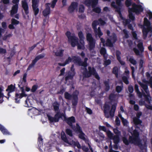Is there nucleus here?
<instances>
[{
	"label": "nucleus",
	"instance_id": "f257e3e1",
	"mask_svg": "<svg viewBox=\"0 0 152 152\" xmlns=\"http://www.w3.org/2000/svg\"><path fill=\"white\" fill-rule=\"evenodd\" d=\"M132 136H130L129 137V140L125 137L122 138V140L124 143L126 145H128L129 143L134 144L137 145L141 150H144L145 147H146V143H145L142 144L141 143V140L140 137V133L138 131L134 129L133 132H130Z\"/></svg>",
	"mask_w": 152,
	"mask_h": 152
},
{
	"label": "nucleus",
	"instance_id": "f03ea898",
	"mask_svg": "<svg viewBox=\"0 0 152 152\" xmlns=\"http://www.w3.org/2000/svg\"><path fill=\"white\" fill-rule=\"evenodd\" d=\"M88 71L86 67H83V69L84 70V72L83 73L84 77L88 78L93 75L97 80H100V77L94 67H91V66H89L88 67Z\"/></svg>",
	"mask_w": 152,
	"mask_h": 152
},
{
	"label": "nucleus",
	"instance_id": "7ed1b4c3",
	"mask_svg": "<svg viewBox=\"0 0 152 152\" xmlns=\"http://www.w3.org/2000/svg\"><path fill=\"white\" fill-rule=\"evenodd\" d=\"M79 92L77 90L74 91L72 94H71L67 92H66L64 94L65 98L68 100H71L72 99V105L74 107H75L77 105L78 98V96Z\"/></svg>",
	"mask_w": 152,
	"mask_h": 152
},
{
	"label": "nucleus",
	"instance_id": "20e7f679",
	"mask_svg": "<svg viewBox=\"0 0 152 152\" xmlns=\"http://www.w3.org/2000/svg\"><path fill=\"white\" fill-rule=\"evenodd\" d=\"M107 36L110 37V38H107L106 42V45L107 46L110 47H113V44L115 43L117 40V37L115 33H113L112 35L110 36V31L107 30L106 31Z\"/></svg>",
	"mask_w": 152,
	"mask_h": 152
},
{
	"label": "nucleus",
	"instance_id": "39448f33",
	"mask_svg": "<svg viewBox=\"0 0 152 152\" xmlns=\"http://www.w3.org/2000/svg\"><path fill=\"white\" fill-rule=\"evenodd\" d=\"M144 24L147 26V28L143 27L142 29V33L144 39L147 37L148 34L150 31H151L152 27L151 26V22L146 18L144 19Z\"/></svg>",
	"mask_w": 152,
	"mask_h": 152
},
{
	"label": "nucleus",
	"instance_id": "423d86ee",
	"mask_svg": "<svg viewBox=\"0 0 152 152\" xmlns=\"http://www.w3.org/2000/svg\"><path fill=\"white\" fill-rule=\"evenodd\" d=\"M73 62L75 64H77L78 66H83L84 67H87L88 66L87 61L88 58L86 57L84 58V61H82L81 58L79 56H73Z\"/></svg>",
	"mask_w": 152,
	"mask_h": 152
},
{
	"label": "nucleus",
	"instance_id": "0eeeda50",
	"mask_svg": "<svg viewBox=\"0 0 152 152\" xmlns=\"http://www.w3.org/2000/svg\"><path fill=\"white\" fill-rule=\"evenodd\" d=\"M86 39L88 42V50L90 51L93 50L95 47L96 41L91 33H88L87 34Z\"/></svg>",
	"mask_w": 152,
	"mask_h": 152
},
{
	"label": "nucleus",
	"instance_id": "6e6552de",
	"mask_svg": "<svg viewBox=\"0 0 152 152\" xmlns=\"http://www.w3.org/2000/svg\"><path fill=\"white\" fill-rule=\"evenodd\" d=\"M98 25H99V23L97 20H94L92 23V27L95 35L98 36L100 38L103 35V33L101 31L100 27H99L97 28L96 26Z\"/></svg>",
	"mask_w": 152,
	"mask_h": 152
},
{
	"label": "nucleus",
	"instance_id": "1a4fd4ad",
	"mask_svg": "<svg viewBox=\"0 0 152 152\" xmlns=\"http://www.w3.org/2000/svg\"><path fill=\"white\" fill-rule=\"evenodd\" d=\"M63 115V113H61L59 111H58L55 115L54 117L49 115H48L47 116L50 123H52L58 122L60 118H62Z\"/></svg>",
	"mask_w": 152,
	"mask_h": 152
},
{
	"label": "nucleus",
	"instance_id": "9d476101",
	"mask_svg": "<svg viewBox=\"0 0 152 152\" xmlns=\"http://www.w3.org/2000/svg\"><path fill=\"white\" fill-rule=\"evenodd\" d=\"M133 12H135L136 14L138 15L144 10L142 6L140 4H137L134 3L132 4V7L129 8Z\"/></svg>",
	"mask_w": 152,
	"mask_h": 152
},
{
	"label": "nucleus",
	"instance_id": "9b49d317",
	"mask_svg": "<svg viewBox=\"0 0 152 152\" xmlns=\"http://www.w3.org/2000/svg\"><path fill=\"white\" fill-rule=\"evenodd\" d=\"M45 56V53H42L36 56L34 59L32 61L31 63L28 66L27 69V70H29L33 67L37 62L39 59L43 58Z\"/></svg>",
	"mask_w": 152,
	"mask_h": 152
},
{
	"label": "nucleus",
	"instance_id": "f8f14e48",
	"mask_svg": "<svg viewBox=\"0 0 152 152\" xmlns=\"http://www.w3.org/2000/svg\"><path fill=\"white\" fill-rule=\"evenodd\" d=\"M64 118V120L66 121V123L71 127L72 126L73 123L75 122L76 120L74 116H72L69 118H66V115L63 113V115L62 116Z\"/></svg>",
	"mask_w": 152,
	"mask_h": 152
},
{
	"label": "nucleus",
	"instance_id": "ddd939ff",
	"mask_svg": "<svg viewBox=\"0 0 152 152\" xmlns=\"http://www.w3.org/2000/svg\"><path fill=\"white\" fill-rule=\"evenodd\" d=\"M78 3L76 2H72L68 9V10L69 13L73 12L75 10H77Z\"/></svg>",
	"mask_w": 152,
	"mask_h": 152
},
{
	"label": "nucleus",
	"instance_id": "4468645a",
	"mask_svg": "<svg viewBox=\"0 0 152 152\" xmlns=\"http://www.w3.org/2000/svg\"><path fill=\"white\" fill-rule=\"evenodd\" d=\"M69 41L70 42L71 46L73 47H75L77 44L78 42V38L75 36H72L69 39Z\"/></svg>",
	"mask_w": 152,
	"mask_h": 152
},
{
	"label": "nucleus",
	"instance_id": "2eb2a0df",
	"mask_svg": "<svg viewBox=\"0 0 152 152\" xmlns=\"http://www.w3.org/2000/svg\"><path fill=\"white\" fill-rule=\"evenodd\" d=\"M50 4L49 3H47L45 4V8L42 12L43 15L45 17H47V16L50 14V9L49 6Z\"/></svg>",
	"mask_w": 152,
	"mask_h": 152
},
{
	"label": "nucleus",
	"instance_id": "dca6fc26",
	"mask_svg": "<svg viewBox=\"0 0 152 152\" xmlns=\"http://www.w3.org/2000/svg\"><path fill=\"white\" fill-rule=\"evenodd\" d=\"M18 8V4H15L12 7L10 12V15L11 17H13L14 15L17 13Z\"/></svg>",
	"mask_w": 152,
	"mask_h": 152
},
{
	"label": "nucleus",
	"instance_id": "f3484780",
	"mask_svg": "<svg viewBox=\"0 0 152 152\" xmlns=\"http://www.w3.org/2000/svg\"><path fill=\"white\" fill-rule=\"evenodd\" d=\"M71 128L77 134H78V133L82 131V128L78 123L76 124V126L73 125Z\"/></svg>",
	"mask_w": 152,
	"mask_h": 152
},
{
	"label": "nucleus",
	"instance_id": "a211bd4d",
	"mask_svg": "<svg viewBox=\"0 0 152 152\" xmlns=\"http://www.w3.org/2000/svg\"><path fill=\"white\" fill-rule=\"evenodd\" d=\"M22 7L25 11V14L26 15H28L29 13L28 6L26 1H22Z\"/></svg>",
	"mask_w": 152,
	"mask_h": 152
},
{
	"label": "nucleus",
	"instance_id": "6ab92c4d",
	"mask_svg": "<svg viewBox=\"0 0 152 152\" xmlns=\"http://www.w3.org/2000/svg\"><path fill=\"white\" fill-rule=\"evenodd\" d=\"M39 3L32 4V7L35 16H36L39 13V9L38 8Z\"/></svg>",
	"mask_w": 152,
	"mask_h": 152
},
{
	"label": "nucleus",
	"instance_id": "aec40b11",
	"mask_svg": "<svg viewBox=\"0 0 152 152\" xmlns=\"http://www.w3.org/2000/svg\"><path fill=\"white\" fill-rule=\"evenodd\" d=\"M75 74V73L69 71L67 74V75L65 77V80L67 81L69 80H72Z\"/></svg>",
	"mask_w": 152,
	"mask_h": 152
},
{
	"label": "nucleus",
	"instance_id": "412c9836",
	"mask_svg": "<svg viewBox=\"0 0 152 152\" xmlns=\"http://www.w3.org/2000/svg\"><path fill=\"white\" fill-rule=\"evenodd\" d=\"M121 52L119 50H116V55L117 59L120 62V64L122 65H125V62L121 60Z\"/></svg>",
	"mask_w": 152,
	"mask_h": 152
},
{
	"label": "nucleus",
	"instance_id": "4be33fe9",
	"mask_svg": "<svg viewBox=\"0 0 152 152\" xmlns=\"http://www.w3.org/2000/svg\"><path fill=\"white\" fill-rule=\"evenodd\" d=\"M15 88V86L13 85L12 84H11L8 86L6 90V91H8V94L9 96V97L10 96V93L14 91Z\"/></svg>",
	"mask_w": 152,
	"mask_h": 152
},
{
	"label": "nucleus",
	"instance_id": "5701e85b",
	"mask_svg": "<svg viewBox=\"0 0 152 152\" xmlns=\"http://www.w3.org/2000/svg\"><path fill=\"white\" fill-rule=\"evenodd\" d=\"M0 130L4 135L10 134V133L8 130L1 124H0Z\"/></svg>",
	"mask_w": 152,
	"mask_h": 152
},
{
	"label": "nucleus",
	"instance_id": "b1692460",
	"mask_svg": "<svg viewBox=\"0 0 152 152\" xmlns=\"http://www.w3.org/2000/svg\"><path fill=\"white\" fill-rule=\"evenodd\" d=\"M64 50L60 49L57 50L55 52V55L56 56L62 57L63 56Z\"/></svg>",
	"mask_w": 152,
	"mask_h": 152
},
{
	"label": "nucleus",
	"instance_id": "393cba45",
	"mask_svg": "<svg viewBox=\"0 0 152 152\" xmlns=\"http://www.w3.org/2000/svg\"><path fill=\"white\" fill-rule=\"evenodd\" d=\"M25 97L24 95H22L21 94H19L18 93H16L15 94V102L16 103H18L20 102V100H18V99H21L23 97Z\"/></svg>",
	"mask_w": 152,
	"mask_h": 152
},
{
	"label": "nucleus",
	"instance_id": "a878e982",
	"mask_svg": "<svg viewBox=\"0 0 152 152\" xmlns=\"http://www.w3.org/2000/svg\"><path fill=\"white\" fill-rule=\"evenodd\" d=\"M140 86L144 90L145 92L147 94H149V91L148 89V86L146 84L141 83Z\"/></svg>",
	"mask_w": 152,
	"mask_h": 152
},
{
	"label": "nucleus",
	"instance_id": "bb28decb",
	"mask_svg": "<svg viewBox=\"0 0 152 152\" xmlns=\"http://www.w3.org/2000/svg\"><path fill=\"white\" fill-rule=\"evenodd\" d=\"M120 136L114 135L112 140H113L115 144H118L120 142Z\"/></svg>",
	"mask_w": 152,
	"mask_h": 152
},
{
	"label": "nucleus",
	"instance_id": "cd10ccee",
	"mask_svg": "<svg viewBox=\"0 0 152 152\" xmlns=\"http://www.w3.org/2000/svg\"><path fill=\"white\" fill-rule=\"evenodd\" d=\"M80 44L78 42V43L76 45L77 47V49L84 50L85 48L84 41H80Z\"/></svg>",
	"mask_w": 152,
	"mask_h": 152
},
{
	"label": "nucleus",
	"instance_id": "c85d7f7f",
	"mask_svg": "<svg viewBox=\"0 0 152 152\" xmlns=\"http://www.w3.org/2000/svg\"><path fill=\"white\" fill-rule=\"evenodd\" d=\"M128 12L129 13V20H131L134 21L135 19V17L134 15L132 13V10H130L129 8L128 10Z\"/></svg>",
	"mask_w": 152,
	"mask_h": 152
},
{
	"label": "nucleus",
	"instance_id": "c756f323",
	"mask_svg": "<svg viewBox=\"0 0 152 152\" xmlns=\"http://www.w3.org/2000/svg\"><path fill=\"white\" fill-rule=\"evenodd\" d=\"M133 121L135 125L141 124L142 123V120L136 117L133 118Z\"/></svg>",
	"mask_w": 152,
	"mask_h": 152
},
{
	"label": "nucleus",
	"instance_id": "7c9ffc66",
	"mask_svg": "<svg viewBox=\"0 0 152 152\" xmlns=\"http://www.w3.org/2000/svg\"><path fill=\"white\" fill-rule=\"evenodd\" d=\"M53 109L55 111H58L59 110V107L60 104L57 102H55L53 104Z\"/></svg>",
	"mask_w": 152,
	"mask_h": 152
},
{
	"label": "nucleus",
	"instance_id": "2f4dec72",
	"mask_svg": "<svg viewBox=\"0 0 152 152\" xmlns=\"http://www.w3.org/2000/svg\"><path fill=\"white\" fill-rule=\"evenodd\" d=\"M137 47L141 53H142L144 51V48L142 42H140L138 43L137 45Z\"/></svg>",
	"mask_w": 152,
	"mask_h": 152
},
{
	"label": "nucleus",
	"instance_id": "473e14b6",
	"mask_svg": "<svg viewBox=\"0 0 152 152\" xmlns=\"http://www.w3.org/2000/svg\"><path fill=\"white\" fill-rule=\"evenodd\" d=\"M118 69L117 66H114L113 69L112 73L115 75V77H118Z\"/></svg>",
	"mask_w": 152,
	"mask_h": 152
},
{
	"label": "nucleus",
	"instance_id": "72a5a7b5",
	"mask_svg": "<svg viewBox=\"0 0 152 152\" xmlns=\"http://www.w3.org/2000/svg\"><path fill=\"white\" fill-rule=\"evenodd\" d=\"M118 94H115L113 93H111L110 94L109 96V99L111 102L113 101L116 96H118Z\"/></svg>",
	"mask_w": 152,
	"mask_h": 152
},
{
	"label": "nucleus",
	"instance_id": "f704fd0d",
	"mask_svg": "<svg viewBox=\"0 0 152 152\" xmlns=\"http://www.w3.org/2000/svg\"><path fill=\"white\" fill-rule=\"evenodd\" d=\"M61 140H63L64 142L68 144H69L68 140L67 138L66 137V136L65 133L64 132L63 134H61Z\"/></svg>",
	"mask_w": 152,
	"mask_h": 152
},
{
	"label": "nucleus",
	"instance_id": "c9c22d12",
	"mask_svg": "<svg viewBox=\"0 0 152 152\" xmlns=\"http://www.w3.org/2000/svg\"><path fill=\"white\" fill-rule=\"evenodd\" d=\"M105 86V90L106 91H108L110 89V86L108 81H105L104 82Z\"/></svg>",
	"mask_w": 152,
	"mask_h": 152
},
{
	"label": "nucleus",
	"instance_id": "e433bc0d",
	"mask_svg": "<svg viewBox=\"0 0 152 152\" xmlns=\"http://www.w3.org/2000/svg\"><path fill=\"white\" fill-rule=\"evenodd\" d=\"M78 137L80 139L85 141L86 138L85 137V134L83 132V131L78 133Z\"/></svg>",
	"mask_w": 152,
	"mask_h": 152
},
{
	"label": "nucleus",
	"instance_id": "4c0bfd02",
	"mask_svg": "<svg viewBox=\"0 0 152 152\" xmlns=\"http://www.w3.org/2000/svg\"><path fill=\"white\" fill-rule=\"evenodd\" d=\"M3 91V89L0 86V102L1 103L4 101L3 98L4 97V95L3 93L2 92Z\"/></svg>",
	"mask_w": 152,
	"mask_h": 152
},
{
	"label": "nucleus",
	"instance_id": "58836bf2",
	"mask_svg": "<svg viewBox=\"0 0 152 152\" xmlns=\"http://www.w3.org/2000/svg\"><path fill=\"white\" fill-rule=\"evenodd\" d=\"M78 36L80 39V41H84V37L83 32L81 31H79L78 33Z\"/></svg>",
	"mask_w": 152,
	"mask_h": 152
},
{
	"label": "nucleus",
	"instance_id": "ea45409f",
	"mask_svg": "<svg viewBox=\"0 0 152 152\" xmlns=\"http://www.w3.org/2000/svg\"><path fill=\"white\" fill-rule=\"evenodd\" d=\"M104 112L109 111L110 109V106L107 104L105 103L103 106Z\"/></svg>",
	"mask_w": 152,
	"mask_h": 152
},
{
	"label": "nucleus",
	"instance_id": "a19ab883",
	"mask_svg": "<svg viewBox=\"0 0 152 152\" xmlns=\"http://www.w3.org/2000/svg\"><path fill=\"white\" fill-rule=\"evenodd\" d=\"M92 0H85L84 4L87 7H90L91 6Z\"/></svg>",
	"mask_w": 152,
	"mask_h": 152
},
{
	"label": "nucleus",
	"instance_id": "79ce46f5",
	"mask_svg": "<svg viewBox=\"0 0 152 152\" xmlns=\"http://www.w3.org/2000/svg\"><path fill=\"white\" fill-rule=\"evenodd\" d=\"M107 135L108 137L110 140H112L114 136L113 134L110 130L107 132Z\"/></svg>",
	"mask_w": 152,
	"mask_h": 152
},
{
	"label": "nucleus",
	"instance_id": "37998d69",
	"mask_svg": "<svg viewBox=\"0 0 152 152\" xmlns=\"http://www.w3.org/2000/svg\"><path fill=\"white\" fill-rule=\"evenodd\" d=\"M123 88V86H117L115 88L116 91L118 93H120L122 91Z\"/></svg>",
	"mask_w": 152,
	"mask_h": 152
},
{
	"label": "nucleus",
	"instance_id": "c03bdc74",
	"mask_svg": "<svg viewBox=\"0 0 152 152\" xmlns=\"http://www.w3.org/2000/svg\"><path fill=\"white\" fill-rule=\"evenodd\" d=\"M11 23L14 25H16L19 23V21L15 18H12L11 20Z\"/></svg>",
	"mask_w": 152,
	"mask_h": 152
},
{
	"label": "nucleus",
	"instance_id": "a18cd8bd",
	"mask_svg": "<svg viewBox=\"0 0 152 152\" xmlns=\"http://www.w3.org/2000/svg\"><path fill=\"white\" fill-rule=\"evenodd\" d=\"M93 8V9L92 10L93 12L98 13H100L101 11V9L100 7H94V8Z\"/></svg>",
	"mask_w": 152,
	"mask_h": 152
},
{
	"label": "nucleus",
	"instance_id": "49530a36",
	"mask_svg": "<svg viewBox=\"0 0 152 152\" xmlns=\"http://www.w3.org/2000/svg\"><path fill=\"white\" fill-rule=\"evenodd\" d=\"M122 6H117L114 8L115 9V11L117 12L118 14L121 15V10Z\"/></svg>",
	"mask_w": 152,
	"mask_h": 152
},
{
	"label": "nucleus",
	"instance_id": "de8ad7c7",
	"mask_svg": "<svg viewBox=\"0 0 152 152\" xmlns=\"http://www.w3.org/2000/svg\"><path fill=\"white\" fill-rule=\"evenodd\" d=\"M98 2V0H92L91 6L92 8H94L96 7Z\"/></svg>",
	"mask_w": 152,
	"mask_h": 152
},
{
	"label": "nucleus",
	"instance_id": "09e8293b",
	"mask_svg": "<svg viewBox=\"0 0 152 152\" xmlns=\"http://www.w3.org/2000/svg\"><path fill=\"white\" fill-rule=\"evenodd\" d=\"M97 21L98 22L99 24H100L101 26H104L106 23V22L101 18L99 19Z\"/></svg>",
	"mask_w": 152,
	"mask_h": 152
},
{
	"label": "nucleus",
	"instance_id": "8fccbe9b",
	"mask_svg": "<svg viewBox=\"0 0 152 152\" xmlns=\"http://www.w3.org/2000/svg\"><path fill=\"white\" fill-rule=\"evenodd\" d=\"M66 134L70 137H72L73 134L72 131L69 129H67L66 130Z\"/></svg>",
	"mask_w": 152,
	"mask_h": 152
},
{
	"label": "nucleus",
	"instance_id": "3c124183",
	"mask_svg": "<svg viewBox=\"0 0 152 152\" xmlns=\"http://www.w3.org/2000/svg\"><path fill=\"white\" fill-rule=\"evenodd\" d=\"M18 87L20 88V89L22 91V93L21 94H22V95H24L25 97L27 96V95L25 93V91L24 87H20V86L19 84H18Z\"/></svg>",
	"mask_w": 152,
	"mask_h": 152
},
{
	"label": "nucleus",
	"instance_id": "603ef678",
	"mask_svg": "<svg viewBox=\"0 0 152 152\" xmlns=\"http://www.w3.org/2000/svg\"><path fill=\"white\" fill-rule=\"evenodd\" d=\"M132 0H126L125 2V4L127 7H129L132 5Z\"/></svg>",
	"mask_w": 152,
	"mask_h": 152
},
{
	"label": "nucleus",
	"instance_id": "864d4df0",
	"mask_svg": "<svg viewBox=\"0 0 152 152\" xmlns=\"http://www.w3.org/2000/svg\"><path fill=\"white\" fill-rule=\"evenodd\" d=\"M85 9V7L84 5L83 4H81L80 5L79 12L81 13H83L84 12Z\"/></svg>",
	"mask_w": 152,
	"mask_h": 152
},
{
	"label": "nucleus",
	"instance_id": "5fc2aeb1",
	"mask_svg": "<svg viewBox=\"0 0 152 152\" xmlns=\"http://www.w3.org/2000/svg\"><path fill=\"white\" fill-rule=\"evenodd\" d=\"M122 79L123 81L126 84H128L129 83V81L128 80V78L125 76H124L122 77Z\"/></svg>",
	"mask_w": 152,
	"mask_h": 152
},
{
	"label": "nucleus",
	"instance_id": "6e6d98bb",
	"mask_svg": "<svg viewBox=\"0 0 152 152\" xmlns=\"http://www.w3.org/2000/svg\"><path fill=\"white\" fill-rule=\"evenodd\" d=\"M134 90L137 94H139L140 95H141V93L139 89L138 86L137 84H135L134 85Z\"/></svg>",
	"mask_w": 152,
	"mask_h": 152
},
{
	"label": "nucleus",
	"instance_id": "4d7b16f0",
	"mask_svg": "<svg viewBox=\"0 0 152 152\" xmlns=\"http://www.w3.org/2000/svg\"><path fill=\"white\" fill-rule=\"evenodd\" d=\"M100 52L102 55H106V49L104 48H102L100 50Z\"/></svg>",
	"mask_w": 152,
	"mask_h": 152
},
{
	"label": "nucleus",
	"instance_id": "13d9d810",
	"mask_svg": "<svg viewBox=\"0 0 152 152\" xmlns=\"http://www.w3.org/2000/svg\"><path fill=\"white\" fill-rule=\"evenodd\" d=\"M111 63L110 60L108 59L104 61V64L105 66H107L110 65Z\"/></svg>",
	"mask_w": 152,
	"mask_h": 152
},
{
	"label": "nucleus",
	"instance_id": "bf43d9fd",
	"mask_svg": "<svg viewBox=\"0 0 152 152\" xmlns=\"http://www.w3.org/2000/svg\"><path fill=\"white\" fill-rule=\"evenodd\" d=\"M73 59L70 56H69L68 58L65 60V63L66 65L69 64L70 62H71L72 60V59Z\"/></svg>",
	"mask_w": 152,
	"mask_h": 152
},
{
	"label": "nucleus",
	"instance_id": "052dcab7",
	"mask_svg": "<svg viewBox=\"0 0 152 152\" xmlns=\"http://www.w3.org/2000/svg\"><path fill=\"white\" fill-rule=\"evenodd\" d=\"M144 64L143 60L142 59H140L139 61V67L140 69L143 68V64Z\"/></svg>",
	"mask_w": 152,
	"mask_h": 152
},
{
	"label": "nucleus",
	"instance_id": "680f3d73",
	"mask_svg": "<svg viewBox=\"0 0 152 152\" xmlns=\"http://www.w3.org/2000/svg\"><path fill=\"white\" fill-rule=\"evenodd\" d=\"M147 95H146L145 94L144 98H145V100L146 102H148L149 103H150V100L149 99V97H150L149 94Z\"/></svg>",
	"mask_w": 152,
	"mask_h": 152
},
{
	"label": "nucleus",
	"instance_id": "e2e57ef3",
	"mask_svg": "<svg viewBox=\"0 0 152 152\" xmlns=\"http://www.w3.org/2000/svg\"><path fill=\"white\" fill-rule=\"evenodd\" d=\"M45 18L44 19L43 22V25L44 26L48 23V20L49 17H45Z\"/></svg>",
	"mask_w": 152,
	"mask_h": 152
},
{
	"label": "nucleus",
	"instance_id": "0e129e2a",
	"mask_svg": "<svg viewBox=\"0 0 152 152\" xmlns=\"http://www.w3.org/2000/svg\"><path fill=\"white\" fill-rule=\"evenodd\" d=\"M129 60L130 63L133 65H135L137 64L136 61L132 58H130Z\"/></svg>",
	"mask_w": 152,
	"mask_h": 152
},
{
	"label": "nucleus",
	"instance_id": "69168bd1",
	"mask_svg": "<svg viewBox=\"0 0 152 152\" xmlns=\"http://www.w3.org/2000/svg\"><path fill=\"white\" fill-rule=\"evenodd\" d=\"M128 90L130 93H132L134 90L133 86L132 85L129 86L128 87Z\"/></svg>",
	"mask_w": 152,
	"mask_h": 152
},
{
	"label": "nucleus",
	"instance_id": "338daca9",
	"mask_svg": "<svg viewBox=\"0 0 152 152\" xmlns=\"http://www.w3.org/2000/svg\"><path fill=\"white\" fill-rule=\"evenodd\" d=\"M37 88L38 86L37 85H34L32 86L31 91L32 92H34L37 89Z\"/></svg>",
	"mask_w": 152,
	"mask_h": 152
},
{
	"label": "nucleus",
	"instance_id": "774afa93",
	"mask_svg": "<svg viewBox=\"0 0 152 152\" xmlns=\"http://www.w3.org/2000/svg\"><path fill=\"white\" fill-rule=\"evenodd\" d=\"M113 132L115 134H116L115 135L120 136L121 134V132L118 130L117 129H114Z\"/></svg>",
	"mask_w": 152,
	"mask_h": 152
}]
</instances>
